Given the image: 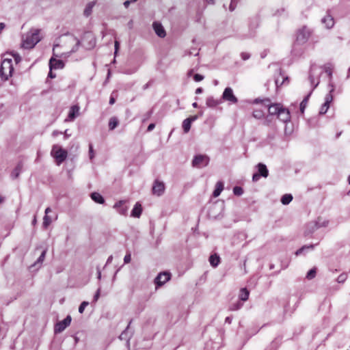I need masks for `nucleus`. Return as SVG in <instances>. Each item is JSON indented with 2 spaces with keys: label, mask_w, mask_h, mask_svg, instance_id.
<instances>
[{
  "label": "nucleus",
  "mask_w": 350,
  "mask_h": 350,
  "mask_svg": "<svg viewBox=\"0 0 350 350\" xmlns=\"http://www.w3.org/2000/svg\"><path fill=\"white\" fill-rule=\"evenodd\" d=\"M66 42L70 44H75L71 50L65 54V57L69 56L70 54L77 52L79 49V46L82 42V46L86 50H90L93 49L96 45V39L94 35L90 32H85L81 40H79L77 37L71 34L66 35Z\"/></svg>",
  "instance_id": "nucleus-1"
},
{
  "label": "nucleus",
  "mask_w": 350,
  "mask_h": 350,
  "mask_svg": "<svg viewBox=\"0 0 350 350\" xmlns=\"http://www.w3.org/2000/svg\"><path fill=\"white\" fill-rule=\"evenodd\" d=\"M40 31L33 29L28 32L23 39L22 46L24 49H32L40 40Z\"/></svg>",
  "instance_id": "nucleus-2"
},
{
  "label": "nucleus",
  "mask_w": 350,
  "mask_h": 350,
  "mask_svg": "<svg viewBox=\"0 0 350 350\" xmlns=\"http://www.w3.org/2000/svg\"><path fill=\"white\" fill-rule=\"evenodd\" d=\"M14 70L11 59H4L0 66V76L2 81H7Z\"/></svg>",
  "instance_id": "nucleus-3"
},
{
  "label": "nucleus",
  "mask_w": 350,
  "mask_h": 350,
  "mask_svg": "<svg viewBox=\"0 0 350 350\" xmlns=\"http://www.w3.org/2000/svg\"><path fill=\"white\" fill-rule=\"evenodd\" d=\"M316 66H312L310 68V75H309V80L311 83V85H312V88L310 93L303 99L301 103H300V111L301 113H304V110L306 107L309 97L310 96L312 92L317 87V85L319 83V81H317L316 83H314V72L316 69Z\"/></svg>",
  "instance_id": "nucleus-4"
},
{
  "label": "nucleus",
  "mask_w": 350,
  "mask_h": 350,
  "mask_svg": "<svg viewBox=\"0 0 350 350\" xmlns=\"http://www.w3.org/2000/svg\"><path fill=\"white\" fill-rule=\"evenodd\" d=\"M51 154L56 160L57 164L59 165L63 163L68 155V152L66 150L63 149L59 145H53L51 152Z\"/></svg>",
  "instance_id": "nucleus-5"
},
{
  "label": "nucleus",
  "mask_w": 350,
  "mask_h": 350,
  "mask_svg": "<svg viewBox=\"0 0 350 350\" xmlns=\"http://www.w3.org/2000/svg\"><path fill=\"white\" fill-rule=\"evenodd\" d=\"M210 159L206 154H197L192 160V165L194 167L201 168L208 165Z\"/></svg>",
  "instance_id": "nucleus-6"
},
{
  "label": "nucleus",
  "mask_w": 350,
  "mask_h": 350,
  "mask_svg": "<svg viewBox=\"0 0 350 350\" xmlns=\"http://www.w3.org/2000/svg\"><path fill=\"white\" fill-rule=\"evenodd\" d=\"M256 167L258 168V172L254 173L252 176V180L254 182L258 181L261 176L264 178H267L268 176L269 171L265 164L259 163L256 165Z\"/></svg>",
  "instance_id": "nucleus-7"
},
{
  "label": "nucleus",
  "mask_w": 350,
  "mask_h": 350,
  "mask_svg": "<svg viewBox=\"0 0 350 350\" xmlns=\"http://www.w3.org/2000/svg\"><path fill=\"white\" fill-rule=\"evenodd\" d=\"M221 101H228L232 104H236L238 103V98L235 96L233 93V90L231 88H226L222 96L221 97Z\"/></svg>",
  "instance_id": "nucleus-8"
},
{
  "label": "nucleus",
  "mask_w": 350,
  "mask_h": 350,
  "mask_svg": "<svg viewBox=\"0 0 350 350\" xmlns=\"http://www.w3.org/2000/svg\"><path fill=\"white\" fill-rule=\"evenodd\" d=\"M329 85L331 86V89L329 90V93L326 94L325 98V103L323 104L319 111V113L321 115H323L327 111V109L329 107V103L333 100L332 92L334 91V85L332 84H329Z\"/></svg>",
  "instance_id": "nucleus-9"
},
{
  "label": "nucleus",
  "mask_w": 350,
  "mask_h": 350,
  "mask_svg": "<svg viewBox=\"0 0 350 350\" xmlns=\"http://www.w3.org/2000/svg\"><path fill=\"white\" fill-rule=\"evenodd\" d=\"M263 105L268 107L269 113L271 116L277 115L280 112L282 106L280 104H271L269 98H265L262 100Z\"/></svg>",
  "instance_id": "nucleus-10"
},
{
  "label": "nucleus",
  "mask_w": 350,
  "mask_h": 350,
  "mask_svg": "<svg viewBox=\"0 0 350 350\" xmlns=\"http://www.w3.org/2000/svg\"><path fill=\"white\" fill-rule=\"evenodd\" d=\"M310 36V31L306 27H303L300 29L297 34V42L299 44L305 43Z\"/></svg>",
  "instance_id": "nucleus-11"
},
{
  "label": "nucleus",
  "mask_w": 350,
  "mask_h": 350,
  "mask_svg": "<svg viewBox=\"0 0 350 350\" xmlns=\"http://www.w3.org/2000/svg\"><path fill=\"white\" fill-rule=\"evenodd\" d=\"M71 320V317L70 315H68L63 321L57 322L55 325V333L57 334L62 332L68 326L70 325Z\"/></svg>",
  "instance_id": "nucleus-12"
},
{
  "label": "nucleus",
  "mask_w": 350,
  "mask_h": 350,
  "mask_svg": "<svg viewBox=\"0 0 350 350\" xmlns=\"http://www.w3.org/2000/svg\"><path fill=\"white\" fill-rule=\"evenodd\" d=\"M171 274L169 272L164 271L158 274L154 279V284L157 287L163 286L170 280Z\"/></svg>",
  "instance_id": "nucleus-13"
},
{
  "label": "nucleus",
  "mask_w": 350,
  "mask_h": 350,
  "mask_svg": "<svg viewBox=\"0 0 350 350\" xmlns=\"http://www.w3.org/2000/svg\"><path fill=\"white\" fill-rule=\"evenodd\" d=\"M152 193L157 196H161L165 191V185L163 182L156 180L152 186Z\"/></svg>",
  "instance_id": "nucleus-14"
},
{
  "label": "nucleus",
  "mask_w": 350,
  "mask_h": 350,
  "mask_svg": "<svg viewBox=\"0 0 350 350\" xmlns=\"http://www.w3.org/2000/svg\"><path fill=\"white\" fill-rule=\"evenodd\" d=\"M198 116L197 115H196V116H190L183 120L182 126H183V131L185 133H187L189 131V130L191 129V123L193 122L196 121L198 119Z\"/></svg>",
  "instance_id": "nucleus-15"
},
{
  "label": "nucleus",
  "mask_w": 350,
  "mask_h": 350,
  "mask_svg": "<svg viewBox=\"0 0 350 350\" xmlns=\"http://www.w3.org/2000/svg\"><path fill=\"white\" fill-rule=\"evenodd\" d=\"M278 118L284 123L289 122L291 120V115L289 111L287 109L284 108L282 107L278 114Z\"/></svg>",
  "instance_id": "nucleus-16"
},
{
  "label": "nucleus",
  "mask_w": 350,
  "mask_h": 350,
  "mask_svg": "<svg viewBox=\"0 0 350 350\" xmlns=\"http://www.w3.org/2000/svg\"><path fill=\"white\" fill-rule=\"evenodd\" d=\"M125 204L126 201L120 200L114 204L113 208H116L120 215H126L128 207L125 206Z\"/></svg>",
  "instance_id": "nucleus-17"
},
{
  "label": "nucleus",
  "mask_w": 350,
  "mask_h": 350,
  "mask_svg": "<svg viewBox=\"0 0 350 350\" xmlns=\"http://www.w3.org/2000/svg\"><path fill=\"white\" fill-rule=\"evenodd\" d=\"M153 29L156 34L160 38H164L166 36L165 30L163 25L159 22H154L152 24Z\"/></svg>",
  "instance_id": "nucleus-18"
},
{
  "label": "nucleus",
  "mask_w": 350,
  "mask_h": 350,
  "mask_svg": "<svg viewBox=\"0 0 350 350\" xmlns=\"http://www.w3.org/2000/svg\"><path fill=\"white\" fill-rule=\"evenodd\" d=\"M131 323V321L129 322L126 328L121 333V334L119 337L120 340H126L127 344H129V340L133 335V332L129 330Z\"/></svg>",
  "instance_id": "nucleus-19"
},
{
  "label": "nucleus",
  "mask_w": 350,
  "mask_h": 350,
  "mask_svg": "<svg viewBox=\"0 0 350 350\" xmlns=\"http://www.w3.org/2000/svg\"><path fill=\"white\" fill-rule=\"evenodd\" d=\"M49 67L51 70L63 68L64 67V63L62 60L51 57L49 61Z\"/></svg>",
  "instance_id": "nucleus-20"
},
{
  "label": "nucleus",
  "mask_w": 350,
  "mask_h": 350,
  "mask_svg": "<svg viewBox=\"0 0 350 350\" xmlns=\"http://www.w3.org/2000/svg\"><path fill=\"white\" fill-rule=\"evenodd\" d=\"M222 103L221 99H215L213 96H209L206 100V105L208 107H215Z\"/></svg>",
  "instance_id": "nucleus-21"
},
{
  "label": "nucleus",
  "mask_w": 350,
  "mask_h": 350,
  "mask_svg": "<svg viewBox=\"0 0 350 350\" xmlns=\"http://www.w3.org/2000/svg\"><path fill=\"white\" fill-rule=\"evenodd\" d=\"M79 109L80 108L78 105L72 106L68 113V119L69 120H75V118L79 115Z\"/></svg>",
  "instance_id": "nucleus-22"
},
{
  "label": "nucleus",
  "mask_w": 350,
  "mask_h": 350,
  "mask_svg": "<svg viewBox=\"0 0 350 350\" xmlns=\"http://www.w3.org/2000/svg\"><path fill=\"white\" fill-rule=\"evenodd\" d=\"M321 21L323 24L325 25V27L327 29H331L334 25V18L329 14H327L324 18H323Z\"/></svg>",
  "instance_id": "nucleus-23"
},
{
  "label": "nucleus",
  "mask_w": 350,
  "mask_h": 350,
  "mask_svg": "<svg viewBox=\"0 0 350 350\" xmlns=\"http://www.w3.org/2000/svg\"><path fill=\"white\" fill-rule=\"evenodd\" d=\"M23 167V165L21 161H20L17 163L16 166L15 167V168L13 170V171L11 173L12 178L16 179L19 176L21 172H22Z\"/></svg>",
  "instance_id": "nucleus-24"
},
{
  "label": "nucleus",
  "mask_w": 350,
  "mask_h": 350,
  "mask_svg": "<svg viewBox=\"0 0 350 350\" xmlns=\"http://www.w3.org/2000/svg\"><path fill=\"white\" fill-rule=\"evenodd\" d=\"M208 260H209L211 265L213 267L215 268L220 263V257L219 256L218 254H213L210 256Z\"/></svg>",
  "instance_id": "nucleus-25"
},
{
  "label": "nucleus",
  "mask_w": 350,
  "mask_h": 350,
  "mask_svg": "<svg viewBox=\"0 0 350 350\" xmlns=\"http://www.w3.org/2000/svg\"><path fill=\"white\" fill-rule=\"evenodd\" d=\"M142 205L139 202H137L131 211V216L134 217H139V216L142 214Z\"/></svg>",
  "instance_id": "nucleus-26"
},
{
  "label": "nucleus",
  "mask_w": 350,
  "mask_h": 350,
  "mask_svg": "<svg viewBox=\"0 0 350 350\" xmlns=\"http://www.w3.org/2000/svg\"><path fill=\"white\" fill-rule=\"evenodd\" d=\"M224 189V183L219 181L216 183L215 188L213 192V196L216 198L218 197Z\"/></svg>",
  "instance_id": "nucleus-27"
},
{
  "label": "nucleus",
  "mask_w": 350,
  "mask_h": 350,
  "mask_svg": "<svg viewBox=\"0 0 350 350\" xmlns=\"http://www.w3.org/2000/svg\"><path fill=\"white\" fill-rule=\"evenodd\" d=\"M91 198L92 200H94L95 202L98 204H103L105 202V200L103 197L97 192H93L91 193Z\"/></svg>",
  "instance_id": "nucleus-28"
},
{
  "label": "nucleus",
  "mask_w": 350,
  "mask_h": 350,
  "mask_svg": "<svg viewBox=\"0 0 350 350\" xmlns=\"http://www.w3.org/2000/svg\"><path fill=\"white\" fill-rule=\"evenodd\" d=\"M250 291L246 288H243L240 291L239 299L241 301H245L248 299Z\"/></svg>",
  "instance_id": "nucleus-29"
},
{
  "label": "nucleus",
  "mask_w": 350,
  "mask_h": 350,
  "mask_svg": "<svg viewBox=\"0 0 350 350\" xmlns=\"http://www.w3.org/2000/svg\"><path fill=\"white\" fill-rule=\"evenodd\" d=\"M119 124V120L116 117H111L109 121V129L110 131L114 130Z\"/></svg>",
  "instance_id": "nucleus-30"
},
{
  "label": "nucleus",
  "mask_w": 350,
  "mask_h": 350,
  "mask_svg": "<svg viewBox=\"0 0 350 350\" xmlns=\"http://www.w3.org/2000/svg\"><path fill=\"white\" fill-rule=\"evenodd\" d=\"M314 247V245H313V244H310L309 245H304L300 249H299L298 250L296 251L295 255L299 256V255L307 252L309 250H313Z\"/></svg>",
  "instance_id": "nucleus-31"
},
{
  "label": "nucleus",
  "mask_w": 350,
  "mask_h": 350,
  "mask_svg": "<svg viewBox=\"0 0 350 350\" xmlns=\"http://www.w3.org/2000/svg\"><path fill=\"white\" fill-rule=\"evenodd\" d=\"M325 72L327 74V75L329 77V87L331 88L329 84L333 85L331 81L332 78V66L331 64H327L325 66Z\"/></svg>",
  "instance_id": "nucleus-32"
},
{
  "label": "nucleus",
  "mask_w": 350,
  "mask_h": 350,
  "mask_svg": "<svg viewBox=\"0 0 350 350\" xmlns=\"http://www.w3.org/2000/svg\"><path fill=\"white\" fill-rule=\"evenodd\" d=\"M318 222H311L308 224V231L306 232V234L312 233L316 229L319 228Z\"/></svg>",
  "instance_id": "nucleus-33"
},
{
  "label": "nucleus",
  "mask_w": 350,
  "mask_h": 350,
  "mask_svg": "<svg viewBox=\"0 0 350 350\" xmlns=\"http://www.w3.org/2000/svg\"><path fill=\"white\" fill-rule=\"evenodd\" d=\"M259 18L258 16H255L251 18H250L249 27L250 28L255 29L258 25Z\"/></svg>",
  "instance_id": "nucleus-34"
},
{
  "label": "nucleus",
  "mask_w": 350,
  "mask_h": 350,
  "mask_svg": "<svg viewBox=\"0 0 350 350\" xmlns=\"http://www.w3.org/2000/svg\"><path fill=\"white\" fill-rule=\"evenodd\" d=\"M243 305L241 301H237L236 303H233L230 306L229 310L231 311L238 310L242 308Z\"/></svg>",
  "instance_id": "nucleus-35"
},
{
  "label": "nucleus",
  "mask_w": 350,
  "mask_h": 350,
  "mask_svg": "<svg viewBox=\"0 0 350 350\" xmlns=\"http://www.w3.org/2000/svg\"><path fill=\"white\" fill-rule=\"evenodd\" d=\"M293 200V196L291 194H284L282 196L281 198V202L284 204H288Z\"/></svg>",
  "instance_id": "nucleus-36"
},
{
  "label": "nucleus",
  "mask_w": 350,
  "mask_h": 350,
  "mask_svg": "<svg viewBox=\"0 0 350 350\" xmlns=\"http://www.w3.org/2000/svg\"><path fill=\"white\" fill-rule=\"evenodd\" d=\"M52 220L49 215H44L43 217V223L42 226L44 228H47L48 226L51 224Z\"/></svg>",
  "instance_id": "nucleus-37"
},
{
  "label": "nucleus",
  "mask_w": 350,
  "mask_h": 350,
  "mask_svg": "<svg viewBox=\"0 0 350 350\" xmlns=\"http://www.w3.org/2000/svg\"><path fill=\"white\" fill-rule=\"evenodd\" d=\"M317 268L314 267L308 271L306 274V278L308 280H312L316 276Z\"/></svg>",
  "instance_id": "nucleus-38"
},
{
  "label": "nucleus",
  "mask_w": 350,
  "mask_h": 350,
  "mask_svg": "<svg viewBox=\"0 0 350 350\" xmlns=\"http://www.w3.org/2000/svg\"><path fill=\"white\" fill-rule=\"evenodd\" d=\"M233 193L235 196H240L243 193V189L241 187L239 186H235L233 188Z\"/></svg>",
  "instance_id": "nucleus-39"
},
{
  "label": "nucleus",
  "mask_w": 350,
  "mask_h": 350,
  "mask_svg": "<svg viewBox=\"0 0 350 350\" xmlns=\"http://www.w3.org/2000/svg\"><path fill=\"white\" fill-rule=\"evenodd\" d=\"M253 116L257 119H261L264 116V113L261 110H254L253 111Z\"/></svg>",
  "instance_id": "nucleus-40"
},
{
  "label": "nucleus",
  "mask_w": 350,
  "mask_h": 350,
  "mask_svg": "<svg viewBox=\"0 0 350 350\" xmlns=\"http://www.w3.org/2000/svg\"><path fill=\"white\" fill-rule=\"evenodd\" d=\"M46 254V250H43L42 252L41 253L40 256H39V258L35 262V265L39 264V263H40V264L42 263V262L44 261V260L45 258Z\"/></svg>",
  "instance_id": "nucleus-41"
},
{
  "label": "nucleus",
  "mask_w": 350,
  "mask_h": 350,
  "mask_svg": "<svg viewBox=\"0 0 350 350\" xmlns=\"http://www.w3.org/2000/svg\"><path fill=\"white\" fill-rule=\"evenodd\" d=\"M118 95V92L117 91H113L111 94V96H110V98H109V105H113L116 102V97Z\"/></svg>",
  "instance_id": "nucleus-42"
},
{
  "label": "nucleus",
  "mask_w": 350,
  "mask_h": 350,
  "mask_svg": "<svg viewBox=\"0 0 350 350\" xmlns=\"http://www.w3.org/2000/svg\"><path fill=\"white\" fill-rule=\"evenodd\" d=\"M347 275L346 273H342L338 277L337 282L338 283H342L347 280Z\"/></svg>",
  "instance_id": "nucleus-43"
},
{
  "label": "nucleus",
  "mask_w": 350,
  "mask_h": 350,
  "mask_svg": "<svg viewBox=\"0 0 350 350\" xmlns=\"http://www.w3.org/2000/svg\"><path fill=\"white\" fill-rule=\"evenodd\" d=\"M152 113H153L152 109H151V110L148 111V112H146L144 115V118L142 119V122H146L150 118V116H152Z\"/></svg>",
  "instance_id": "nucleus-44"
},
{
  "label": "nucleus",
  "mask_w": 350,
  "mask_h": 350,
  "mask_svg": "<svg viewBox=\"0 0 350 350\" xmlns=\"http://www.w3.org/2000/svg\"><path fill=\"white\" fill-rule=\"evenodd\" d=\"M88 304H89V303L88 301H83L80 304V306L79 307V313H81V314L83 313L84 310H85V307L87 306H88Z\"/></svg>",
  "instance_id": "nucleus-45"
},
{
  "label": "nucleus",
  "mask_w": 350,
  "mask_h": 350,
  "mask_svg": "<svg viewBox=\"0 0 350 350\" xmlns=\"http://www.w3.org/2000/svg\"><path fill=\"white\" fill-rule=\"evenodd\" d=\"M89 157L90 160H92L94 157V151L92 144H89Z\"/></svg>",
  "instance_id": "nucleus-46"
},
{
  "label": "nucleus",
  "mask_w": 350,
  "mask_h": 350,
  "mask_svg": "<svg viewBox=\"0 0 350 350\" xmlns=\"http://www.w3.org/2000/svg\"><path fill=\"white\" fill-rule=\"evenodd\" d=\"M286 81H288V78L287 77H285V78H283L282 82L280 81L279 79H276L275 80V85H276L277 88H279L280 86H281Z\"/></svg>",
  "instance_id": "nucleus-47"
},
{
  "label": "nucleus",
  "mask_w": 350,
  "mask_h": 350,
  "mask_svg": "<svg viewBox=\"0 0 350 350\" xmlns=\"http://www.w3.org/2000/svg\"><path fill=\"white\" fill-rule=\"evenodd\" d=\"M236 7H237V0H231L230 4L229 6L230 11L233 12L235 10Z\"/></svg>",
  "instance_id": "nucleus-48"
},
{
  "label": "nucleus",
  "mask_w": 350,
  "mask_h": 350,
  "mask_svg": "<svg viewBox=\"0 0 350 350\" xmlns=\"http://www.w3.org/2000/svg\"><path fill=\"white\" fill-rule=\"evenodd\" d=\"M57 47H59V44H55L53 45V55H55L56 57H63L64 54L58 55L55 52L56 49Z\"/></svg>",
  "instance_id": "nucleus-49"
},
{
  "label": "nucleus",
  "mask_w": 350,
  "mask_h": 350,
  "mask_svg": "<svg viewBox=\"0 0 350 350\" xmlns=\"http://www.w3.org/2000/svg\"><path fill=\"white\" fill-rule=\"evenodd\" d=\"M193 79L196 81L199 82V81H202L204 79V76L202 75H200V74H196L193 76Z\"/></svg>",
  "instance_id": "nucleus-50"
},
{
  "label": "nucleus",
  "mask_w": 350,
  "mask_h": 350,
  "mask_svg": "<svg viewBox=\"0 0 350 350\" xmlns=\"http://www.w3.org/2000/svg\"><path fill=\"white\" fill-rule=\"evenodd\" d=\"M131 260V253H127L124 258V262L125 264H127V263H129Z\"/></svg>",
  "instance_id": "nucleus-51"
},
{
  "label": "nucleus",
  "mask_w": 350,
  "mask_h": 350,
  "mask_svg": "<svg viewBox=\"0 0 350 350\" xmlns=\"http://www.w3.org/2000/svg\"><path fill=\"white\" fill-rule=\"evenodd\" d=\"M100 288L99 287L97 289V291H96V293H95V295L94 296L93 301H94V302L97 301V300L100 297Z\"/></svg>",
  "instance_id": "nucleus-52"
},
{
  "label": "nucleus",
  "mask_w": 350,
  "mask_h": 350,
  "mask_svg": "<svg viewBox=\"0 0 350 350\" xmlns=\"http://www.w3.org/2000/svg\"><path fill=\"white\" fill-rule=\"evenodd\" d=\"M92 5L89 4V5L85 8L84 11V14L85 16H88L90 14L91 10H92Z\"/></svg>",
  "instance_id": "nucleus-53"
},
{
  "label": "nucleus",
  "mask_w": 350,
  "mask_h": 350,
  "mask_svg": "<svg viewBox=\"0 0 350 350\" xmlns=\"http://www.w3.org/2000/svg\"><path fill=\"white\" fill-rule=\"evenodd\" d=\"M250 55L249 53H241V57L243 60H247L250 58Z\"/></svg>",
  "instance_id": "nucleus-54"
},
{
  "label": "nucleus",
  "mask_w": 350,
  "mask_h": 350,
  "mask_svg": "<svg viewBox=\"0 0 350 350\" xmlns=\"http://www.w3.org/2000/svg\"><path fill=\"white\" fill-rule=\"evenodd\" d=\"M155 127V124L154 123H151L148 125V128H147V131L148 132H150L152 131Z\"/></svg>",
  "instance_id": "nucleus-55"
},
{
  "label": "nucleus",
  "mask_w": 350,
  "mask_h": 350,
  "mask_svg": "<svg viewBox=\"0 0 350 350\" xmlns=\"http://www.w3.org/2000/svg\"><path fill=\"white\" fill-rule=\"evenodd\" d=\"M119 47H120V43L118 41L116 40L115 41V55H116V53H118V50H119Z\"/></svg>",
  "instance_id": "nucleus-56"
},
{
  "label": "nucleus",
  "mask_w": 350,
  "mask_h": 350,
  "mask_svg": "<svg viewBox=\"0 0 350 350\" xmlns=\"http://www.w3.org/2000/svg\"><path fill=\"white\" fill-rule=\"evenodd\" d=\"M14 60H15L16 63H18L21 60V57L18 54L14 55Z\"/></svg>",
  "instance_id": "nucleus-57"
},
{
  "label": "nucleus",
  "mask_w": 350,
  "mask_h": 350,
  "mask_svg": "<svg viewBox=\"0 0 350 350\" xmlns=\"http://www.w3.org/2000/svg\"><path fill=\"white\" fill-rule=\"evenodd\" d=\"M232 317H227L226 318V319H225V323L230 324L231 322H232Z\"/></svg>",
  "instance_id": "nucleus-58"
},
{
  "label": "nucleus",
  "mask_w": 350,
  "mask_h": 350,
  "mask_svg": "<svg viewBox=\"0 0 350 350\" xmlns=\"http://www.w3.org/2000/svg\"><path fill=\"white\" fill-rule=\"evenodd\" d=\"M203 92V88H198L196 90V94H200L201 93Z\"/></svg>",
  "instance_id": "nucleus-59"
},
{
  "label": "nucleus",
  "mask_w": 350,
  "mask_h": 350,
  "mask_svg": "<svg viewBox=\"0 0 350 350\" xmlns=\"http://www.w3.org/2000/svg\"><path fill=\"white\" fill-rule=\"evenodd\" d=\"M327 224H328V221H323L322 224H319V223L318 222V226H319V228H320V227H322V226H324V227H325V226H327Z\"/></svg>",
  "instance_id": "nucleus-60"
},
{
  "label": "nucleus",
  "mask_w": 350,
  "mask_h": 350,
  "mask_svg": "<svg viewBox=\"0 0 350 350\" xmlns=\"http://www.w3.org/2000/svg\"><path fill=\"white\" fill-rule=\"evenodd\" d=\"M263 99H260V98H256L254 100V103L255 104H259V103H262L263 105V103L262 102Z\"/></svg>",
  "instance_id": "nucleus-61"
},
{
  "label": "nucleus",
  "mask_w": 350,
  "mask_h": 350,
  "mask_svg": "<svg viewBox=\"0 0 350 350\" xmlns=\"http://www.w3.org/2000/svg\"><path fill=\"white\" fill-rule=\"evenodd\" d=\"M5 27V25L3 23H0V34L1 33L2 31Z\"/></svg>",
  "instance_id": "nucleus-62"
},
{
  "label": "nucleus",
  "mask_w": 350,
  "mask_h": 350,
  "mask_svg": "<svg viewBox=\"0 0 350 350\" xmlns=\"http://www.w3.org/2000/svg\"><path fill=\"white\" fill-rule=\"evenodd\" d=\"M112 260H113V256H109L108 257L107 260L106 264L108 265V264L111 263Z\"/></svg>",
  "instance_id": "nucleus-63"
},
{
  "label": "nucleus",
  "mask_w": 350,
  "mask_h": 350,
  "mask_svg": "<svg viewBox=\"0 0 350 350\" xmlns=\"http://www.w3.org/2000/svg\"><path fill=\"white\" fill-rule=\"evenodd\" d=\"M51 208L50 207H47V208L45 209V211H44V213H45V215H48V214H49V213H51Z\"/></svg>",
  "instance_id": "nucleus-64"
}]
</instances>
